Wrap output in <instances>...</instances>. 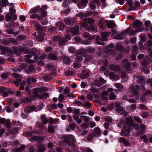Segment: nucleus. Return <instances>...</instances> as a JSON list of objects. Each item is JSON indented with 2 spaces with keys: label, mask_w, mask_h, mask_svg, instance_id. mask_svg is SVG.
<instances>
[{
  "label": "nucleus",
  "mask_w": 152,
  "mask_h": 152,
  "mask_svg": "<svg viewBox=\"0 0 152 152\" xmlns=\"http://www.w3.org/2000/svg\"><path fill=\"white\" fill-rule=\"evenodd\" d=\"M53 41L58 42V45L60 46H62L66 44L68 42V40L64 37H61L59 36H55L53 38Z\"/></svg>",
  "instance_id": "f257e3e1"
},
{
  "label": "nucleus",
  "mask_w": 152,
  "mask_h": 152,
  "mask_svg": "<svg viewBox=\"0 0 152 152\" xmlns=\"http://www.w3.org/2000/svg\"><path fill=\"white\" fill-rule=\"evenodd\" d=\"M62 138L65 141L70 145H74L75 142L74 137L72 134L65 135L62 136Z\"/></svg>",
  "instance_id": "f03ea898"
},
{
  "label": "nucleus",
  "mask_w": 152,
  "mask_h": 152,
  "mask_svg": "<svg viewBox=\"0 0 152 152\" xmlns=\"http://www.w3.org/2000/svg\"><path fill=\"white\" fill-rule=\"evenodd\" d=\"M142 23L139 20H137L134 21L133 23V27L135 28L136 31L137 32L142 31L144 28L142 26Z\"/></svg>",
  "instance_id": "7ed1b4c3"
},
{
  "label": "nucleus",
  "mask_w": 152,
  "mask_h": 152,
  "mask_svg": "<svg viewBox=\"0 0 152 152\" xmlns=\"http://www.w3.org/2000/svg\"><path fill=\"white\" fill-rule=\"evenodd\" d=\"M48 90V88L46 87L35 88L33 94L38 97V96L40 95V93L43 91H47Z\"/></svg>",
  "instance_id": "20e7f679"
},
{
  "label": "nucleus",
  "mask_w": 152,
  "mask_h": 152,
  "mask_svg": "<svg viewBox=\"0 0 152 152\" xmlns=\"http://www.w3.org/2000/svg\"><path fill=\"white\" fill-rule=\"evenodd\" d=\"M124 130H122L120 135L122 136H126L129 135L131 130L130 127L124 126Z\"/></svg>",
  "instance_id": "39448f33"
},
{
  "label": "nucleus",
  "mask_w": 152,
  "mask_h": 152,
  "mask_svg": "<svg viewBox=\"0 0 152 152\" xmlns=\"http://www.w3.org/2000/svg\"><path fill=\"white\" fill-rule=\"evenodd\" d=\"M79 27L78 26L76 25L73 28H69L68 29V32H71L74 35H78L79 33Z\"/></svg>",
  "instance_id": "423d86ee"
},
{
  "label": "nucleus",
  "mask_w": 152,
  "mask_h": 152,
  "mask_svg": "<svg viewBox=\"0 0 152 152\" xmlns=\"http://www.w3.org/2000/svg\"><path fill=\"white\" fill-rule=\"evenodd\" d=\"M134 80H136L137 83L140 84V85L141 84H143L145 83V79L142 76L134 75Z\"/></svg>",
  "instance_id": "0eeeda50"
},
{
  "label": "nucleus",
  "mask_w": 152,
  "mask_h": 152,
  "mask_svg": "<svg viewBox=\"0 0 152 152\" xmlns=\"http://www.w3.org/2000/svg\"><path fill=\"white\" fill-rule=\"evenodd\" d=\"M34 26L36 30L38 31L39 35H41L42 33H43L42 31L44 30V27L41 26L39 24L36 23L34 25Z\"/></svg>",
  "instance_id": "6e6552de"
},
{
  "label": "nucleus",
  "mask_w": 152,
  "mask_h": 152,
  "mask_svg": "<svg viewBox=\"0 0 152 152\" xmlns=\"http://www.w3.org/2000/svg\"><path fill=\"white\" fill-rule=\"evenodd\" d=\"M130 90L131 92L133 93L134 95L135 96V99L136 100H138L139 99V94L137 91L135 90V87L134 86H132L130 87Z\"/></svg>",
  "instance_id": "1a4fd4ad"
},
{
  "label": "nucleus",
  "mask_w": 152,
  "mask_h": 152,
  "mask_svg": "<svg viewBox=\"0 0 152 152\" xmlns=\"http://www.w3.org/2000/svg\"><path fill=\"white\" fill-rule=\"evenodd\" d=\"M115 109L116 112L119 113H122L124 111L123 108L121 106L119 103H115Z\"/></svg>",
  "instance_id": "9d476101"
},
{
  "label": "nucleus",
  "mask_w": 152,
  "mask_h": 152,
  "mask_svg": "<svg viewBox=\"0 0 152 152\" xmlns=\"http://www.w3.org/2000/svg\"><path fill=\"white\" fill-rule=\"evenodd\" d=\"M65 24L68 25H73L75 22V20L74 19L71 20L69 18H67L64 19Z\"/></svg>",
  "instance_id": "9b49d317"
},
{
  "label": "nucleus",
  "mask_w": 152,
  "mask_h": 152,
  "mask_svg": "<svg viewBox=\"0 0 152 152\" xmlns=\"http://www.w3.org/2000/svg\"><path fill=\"white\" fill-rule=\"evenodd\" d=\"M93 134L94 136L96 137L100 135L101 134V132L100 128L98 127L94 128Z\"/></svg>",
  "instance_id": "f8f14e48"
},
{
  "label": "nucleus",
  "mask_w": 152,
  "mask_h": 152,
  "mask_svg": "<svg viewBox=\"0 0 152 152\" xmlns=\"http://www.w3.org/2000/svg\"><path fill=\"white\" fill-rule=\"evenodd\" d=\"M125 120L127 123V126H134L133 121L131 118L129 117L125 118Z\"/></svg>",
  "instance_id": "ddd939ff"
},
{
  "label": "nucleus",
  "mask_w": 152,
  "mask_h": 152,
  "mask_svg": "<svg viewBox=\"0 0 152 152\" xmlns=\"http://www.w3.org/2000/svg\"><path fill=\"white\" fill-rule=\"evenodd\" d=\"M13 52L14 53H17L18 52V51H20L21 52H23L24 54L28 52V51L27 50H25V49L20 48L18 49L15 47H13Z\"/></svg>",
  "instance_id": "4468645a"
},
{
  "label": "nucleus",
  "mask_w": 152,
  "mask_h": 152,
  "mask_svg": "<svg viewBox=\"0 0 152 152\" xmlns=\"http://www.w3.org/2000/svg\"><path fill=\"white\" fill-rule=\"evenodd\" d=\"M109 67L110 69L114 71H120L121 70L120 67L118 65L110 64L109 66Z\"/></svg>",
  "instance_id": "2eb2a0df"
},
{
  "label": "nucleus",
  "mask_w": 152,
  "mask_h": 152,
  "mask_svg": "<svg viewBox=\"0 0 152 152\" xmlns=\"http://www.w3.org/2000/svg\"><path fill=\"white\" fill-rule=\"evenodd\" d=\"M109 34L106 32H104L102 33L101 34V38L100 40L102 41H104L108 39V37Z\"/></svg>",
  "instance_id": "dca6fc26"
},
{
  "label": "nucleus",
  "mask_w": 152,
  "mask_h": 152,
  "mask_svg": "<svg viewBox=\"0 0 152 152\" xmlns=\"http://www.w3.org/2000/svg\"><path fill=\"white\" fill-rule=\"evenodd\" d=\"M56 26H59V29L60 31H63L66 27V26L63 24L61 21L57 22L56 23Z\"/></svg>",
  "instance_id": "f3484780"
},
{
  "label": "nucleus",
  "mask_w": 152,
  "mask_h": 152,
  "mask_svg": "<svg viewBox=\"0 0 152 152\" xmlns=\"http://www.w3.org/2000/svg\"><path fill=\"white\" fill-rule=\"evenodd\" d=\"M48 56L50 58L53 60H57L58 58L57 54L55 52H53L50 53Z\"/></svg>",
  "instance_id": "a211bd4d"
},
{
  "label": "nucleus",
  "mask_w": 152,
  "mask_h": 152,
  "mask_svg": "<svg viewBox=\"0 0 152 152\" xmlns=\"http://www.w3.org/2000/svg\"><path fill=\"white\" fill-rule=\"evenodd\" d=\"M124 33L129 34L130 35H134L135 34V31L133 30L132 28H128L125 30Z\"/></svg>",
  "instance_id": "6ab92c4d"
},
{
  "label": "nucleus",
  "mask_w": 152,
  "mask_h": 152,
  "mask_svg": "<svg viewBox=\"0 0 152 152\" xmlns=\"http://www.w3.org/2000/svg\"><path fill=\"white\" fill-rule=\"evenodd\" d=\"M26 82L28 84H30L31 83H36L37 82V80L35 77H29L26 80Z\"/></svg>",
  "instance_id": "aec40b11"
},
{
  "label": "nucleus",
  "mask_w": 152,
  "mask_h": 152,
  "mask_svg": "<svg viewBox=\"0 0 152 152\" xmlns=\"http://www.w3.org/2000/svg\"><path fill=\"white\" fill-rule=\"evenodd\" d=\"M47 7L46 6H43L42 7V8L40 9V11L41 12V15L42 17H45L47 14V12L46 11L44 10L47 9Z\"/></svg>",
  "instance_id": "412c9836"
},
{
  "label": "nucleus",
  "mask_w": 152,
  "mask_h": 152,
  "mask_svg": "<svg viewBox=\"0 0 152 152\" xmlns=\"http://www.w3.org/2000/svg\"><path fill=\"white\" fill-rule=\"evenodd\" d=\"M32 56V55L30 54L26 55L25 56V60L27 62L30 64L33 63L34 61V60L30 59Z\"/></svg>",
  "instance_id": "4be33fe9"
},
{
  "label": "nucleus",
  "mask_w": 152,
  "mask_h": 152,
  "mask_svg": "<svg viewBox=\"0 0 152 152\" xmlns=\"http://www.w3.org/2000/svg\"><path fill=\"white\" fill-rule=\"evenodd\" d=\"M99 1V0H94L93 1L90 3L89 6L92 10H93L95 9L96 6V2H98Z\"/></svg>",
  "instance_id": "5701e85b"
},
{
  "label": "nucleus",
  "mask_w": 152,
  "mask_h": 152,
  "mask_svg": "<svg viewBox=\"0 0 152 152\" xmlns=\"http://www.w3.org/2000/svg\"><path fill=\"white\" fill-rule=\"evenodd\" d=\"M110 77L114 80H118L120 79V77L118 75H115L113 72L110 73L109 75Z\"/></svg>",
  "instance_id": "b1692460"
},
{
  "label": "nucleus",
  "mask_w": 152,
  "mask_h": 152,
  "mask_svg": "<svg viewBox=\"0 0 152 152\" xmlns=\"http://www.w3.org/2000/svg\"><path fill=\"white\" fill-rule=\"evenodd\" d=\"M124 33H120L117 34L114 37V38L115 39H123L124 38Z\"/></svg>",
  "instance_id": "393cba45"
},
{
  "label": "nucleus",
  "mask_w": 152,
  "mask_h": 152,
  "mask_svg": "<svg viewBox=\"0 0 152 152\" xmlns=\"http://www.w3.org/2000/svg\"><path fill=\"white\" fill-rule=\"evenodd\" d=\"M37 97V96L33 94L30 96V99L28 98H26L25 100L27 102H28L32 100H35Z\"/></svg>",
  "instance_id": "a878e982"
},
{
  "label": "nucleus",
  "mask_w": 152,
  "mask_h": 152,
  "mask_svg": "<svg viewBox=\"0 0 152 152\" xmlns=\"http://www.w3.org/2000/svg\"><path fill=\"white\" fill-rule=\"evenodd\" d=\"M109 99L110 100H113L115 99L116 98L117 96L115 93L113 92H112L110 93L109 95Z\"/></svg>",
  "instance_id": "bb28decb"
},
{
  "label": "nucleus",
  "mask_w": 152,
  "mask_h": 152,
  "mask_svg": "<svg viewBox=\"0 0 152 152\" xmlns=\"http://www.w3.org/2000/svg\"><path fill=\"white\" fill-rule=\"evenodd\" d=\"M115 26V23L113 21H108L107 22V27L108 28H110Z\"/></svg>",
  "instance_id": "cd10ccee"
},
{
  "label": "nucleus",
  "mask_w": 152,
  "mask_h": 152,
  "mask_svg": "<svg viewBox=\"0 0 152 152\" xmlns=\"http://www.w3.org/2000/svg\"><path fill=\"white\" fill-rule=\"evenodd\" d=\"M40 7L37 6L35 7L32 8L30 11V13L31 14L37 12L39 10H40Z\"/></svg>",
  "instance_id": "c85d7f7f"
},
{
  "label": "nucleus",
  "mask_w": 152,
  "mask_h": 152,
  "mask_svg": "<svg viewBox=\"0 0 152 152\" xmlns=\"http://www.w3.org/2000/svg\"><path fill=\"white\" fill-rule=\"evenodd\" d=\"M48 96L47 93H42L39 95L38 98L40 99H46Z\"/></svg>",
  "instance_id": "c756f323"
},
{
  "label": "nucleus",
  "mask_w": 152,
  "mask_h": 152,
  "mask_svg": "<svg viewBox=\"0 0 152 152\" xmlns=\"http://www.w3.org/2000/svg\"><path fill=\"white\" fill-rule=\"evenodd\" d=\"M88 2V0H81L78 4V6L79 8H80L81 6H84Z\"/></svg>",
  "instance_id": "7c9ffc66"
},
{
  "label": "nucleus",
  "mask_w": 152,
  "mask_h": 152,
  "mask_svg": "<svg viewBox=\"0 0 152 152\" xmlns=\"http://www.w3.org/2000/svg\"><path fill=\"white\" fill-rule=\"evenodd\" d=\"M83 35L85 38H87L89 40H91L93 39V38L91 37L90 34L87 32H85L83 33Z\"/></svg>",
  "instance_id": "2f4dec72"
},
{
  "label": "nucleus",
  "mask_w": 152,
  "mask_h": 152,
  "mask_svg": "<svg viewBox=\"0 0 152 152\" xmlns=\"http://www.w3.org/2000/svg\"><path fill=\"white\" fill-rule=\"evenodd\" d=\"M45 35V34L44 33H42L41 35H39V36L37 37V39L39 41H42L44 39L43 36Z\"/></svg>",
  "instance_id": "473e14b6"
},
{
  "label": "nucleus",
  "mask_w": 152,
  "mask_h": 152,
  "mask_svg": "<svg viewBox=\"0 0 152 152\" xmlns=\"http://www.w3.org/2000/svg\"><path fill=\"white\" fill-rule=\"evenodd\" d=\"M37 150L40 152H43L45 150V148L43 145H41L37 147Z\"/></svg>",
  "instance_id": "72a5a7b5"
},
{
  "label": "nucleus",
  "mask_w": 152,
  "mask_h": 152,
  "mask_svg": "<svg viewBox=\"0 0 152 152\" xmlns=\"http://www.w3.org/2000/svg\"><path fill=\"white\" fill-rule=\"evenodd\" d=\"M63 61L66 64H68L71 61L70 58L68 56H65L63 59Z\"/></svg>",
  "instance_id": "f704fd0d"
},
{
  "label": "nucleus",
  "mask_w": 152,
  "mask_h": 152,
  "mask_svg": "<svg viewBox=\"0 0 152 152\" xmlns=\"http://www.w3.org/2000/svg\"><path fill=\"white\" fill-rule=\"evenodd\" d=\"M0 4L3 7H5L8 4L7 0H0Z\"/></svg>",
  "instance_id": "c9c22d12"
},
{
  "label": "nucleus",
  "mask_w": 152,
  "mask_h": 152,
  "mask_svg": "<svg viewBox=\"0 0 152 152\" xmlns=\"http://www.w3.org/2000/svg\"><path fill=\"white\" fill-rule=\"evenodd\" d=\"M116 49L118 50H123V47L121 44L117 43L116 44Z\"/></svg>",
  "instance_id": "e433bc0d"
},
{
  "label": "nucleus",
  "mask_w": 152,
  "mask_h": 152,
  "mask_svg": "<svg viewBox=\"0 0 152 152\" xmlns=\"http://www.w3.org/2000/svg\"><path fill=\"white\" fill-rule=\"evenodd\" d=\"M114 85L116 88L119 89H121L124 88L123 86L120 83H115L114 84Z\"/></svg>",
  "instance_id": "4c0bfd02"
},
{
  "label": "nucleus",
  "mask_w": 152,
  "mask_h": 152,
  "mask_svg": "<svg viewBox=\"0 0 152 152\" xmlns=\"http://www.w3.org/2000/svg\"><path fill=\"white\" fill-rule=\"evenodd\" d=\"M41 119L43 123L45 124H46L48 122V119L45 115H42L41 116Z\"/></svg>",
  "instance_id": "58836bf2"
},
{
  "label": "nucleus",
  "mask_w": 152,
  "mask_h": 152,
  "mask_svg": "<svg viewBox=\"0 0 152 152\" xmlns=\"http://www.w3.org/2000/svg\"><path fill=\"white\" fill-rule=\"evenodd\" d=\"M47 66L48 69L51 71L56 70V69L55 66L51 64H48Z\"/></svg>",
  "instance_id": "ea45409f"
},
{
  "label": "nucleus",
  "mask_w": 152,
  "mask_h": 152,
  "mask_svg": "<svg viewBox=\"0 0 152 152\" xmlns=\"http://www.w3.org/2000/svg\"><path fill=\"white\" fill-rule=\"evenodd\" d=\"M131 64L130 62H128L126 64V70L129 72H130L131 70L130 69H129V68L131 66Z\"/></svg>",
  "instance_id": "a19ab883"
},
{
  "label": "nucleus",
  "mask_w": 152,
  "mask_h": 152,
  "mask_svg": "<svg viewBox=\"0 0 152 152\" xmlns=\"http://www.w3.org/2000/svg\"><path fill=\"white\" fill-rule=\"evenodd\" d=\"M80 117L82 118L83 120L86 122H88L89 121L90 118L89 117L86 116V115L80 116Z\"/></svg>",
  "instance_id": "79ce46f5"
},
{
  "label": "nucleus",
  "mask_w": 152,
  "mask_h": 152,
  "mask_svg": "<svg viewBox=\"0 0 152 152\" xmlns=\"http://www.w3.org/2000/svg\"><path fill=\"white\" fill-rule=\"evenodd\" d=\"M27 67V64H22L19 65V69L20 70V71L22 69H24Z\"/></svg>",
  "instance_id": "37998d69"
},
{
  "label": "nucleus",
  "mask_w": 152,
  "mask_h": 152,
  "mask_svg": "<svg viewBox=\"0 0 152 152\" xmlns=\"http://www.w3.org/2000/svg\"><path fill=\"white\" fill-rule=\"evenodd\" d=\"M99 39L100 38L99 37H96L95 39L96 41H97L96 42V43L98 45H104L105 44V43L104 42H101L99 41Z\"/></svg>",
  "instance_id": "c03bdc74"
},
{
  "label": "nucleus",
  "mask_w": 152,
  "mask_h": 152,
  "mask_svg": "<svg viewBox=\"0 0 152 152\" xmlns=\"http://www.w3.org/2000/svg\"><path fill=\"white\" fill-rule=\"evenodd\" d=\"M28 70L29 72H34V66L32 65H30L28 67Z\"/></svg>",
  "instance_id": "a18cd8bd"
},
{
  "label": "nucleus",
  "mask_w": 152,
  "mask_h": 152,
  "mask_svg": "<svg viewBox=\"0 0 152 152\" xmlns=\"http://www.w3.org/2000/svg\"><path fill=\"white\" fill-rule=\"evenodd\" d=\"M69 126L72 130H74L76 128L75 124L74 123H70Z\"/></svg>",
  "instance_id": "49530a36"
},
{
  "label": "nucleus",
  "mask_w": 152,
  "mask_h": 152,
  "mask_svg": "<svg viewBox=\"0 0 152 152\" xmlns=\"http://www.w3.org/2000/svg\"><path fill=\"white\" fill-rule=\"evenodd\" d=\"M89 75V73L88 72H86L82 74L81 76V77L82 79H85L88 77Z\"/></svg>",
  "instance_id": "de8ad7c7"
},
{
  "label": "nucleus",
  "mask_w": 152,
  "mask_h": 152,
  "mask_svg": "<svg viewBox=\"0 0 152 152\" xmlns=\"http://www.w3.org/2000/svg\"><path fill=\"white\" fill-rule=\"evenodd\" d=\"M12 15H11L10 14H7L5 16V18L6 21H9L11 20L12 18Z\"/></svg>",
  "instance_id": "09e8293b"
},
{
  "label": "nucleus",
  "mask_w": 152,
  "mask_h": 152,
  "mask_svg": "<svg viewBox=\"0 0 152 152\" xmlns=\"http://www.w3.org/2000/svg\"><path fill=\"white\" fill-rule=\"evenodd\" d=\"M5 126L8 128H10V124L9 120H7L4 123Z\"/></svg>",
  "instance_id": "8fccbe9b"
},
{
  "label": "nucleus",
  "mask_w": 152,
  "mask_h": 152,
  "mask_svg": "<svg viewBox=\"0 0 152 152\" xmlns=\"http://www.w3.org/2000/svg\"><path fill=\"white\" fill-rule=\"evenodd\" d=\"M52 77H51L50 75L45 76L44 78V80L46 81H48L49 80H50L52 79Z\"/></svg>",
  "instance_id": "3c124183"
},
{
  "label": "nucleus",
  "mask_w": 152,
  "mask_h": 152,
  "mask_svg": "<svg viewBox=\"0 0 152 152\" xmlns=\"http://www.w3.org/2000/svg\"><path fill=\"white\" fill-rule=\"evenodd\" d=\"M64 95L63 94H60L59 96L58 100L59 102H62L64 99Z\"/></svg>",
  "instance_id": "603ef678"
},
{
  "label": "nucleus",
  "mask_w": 152,
  "mask_h": 152,
  "mask_svg": "<svg viewBox=\"0 0 152 152\" xmlns=\"http://www.w3.org/2000/svg\"><path fill=\"white\" fill-rule=\"evenodd\" d=\"M135 120L137 123H139L140 124H142V121L140 119V118L137 116H135L134 117Z\"/></svg>",
  "instance_id": "864d4df0"
},
{
  "label": "nucleus",
  "mask_w": 152,
  "mask_h": 152,
  "mask_svg": "<svg viewBox=\"0 0 152 152\" xmlns=\"http://www.w3.org/2000/svg\"><path fill=\"white\" fill-rule=\"evenodd\" d=\"M93 58V57L90 55L87 56L85 58V62H87L91 61Z\"/></svg>",
  "instance_id": "5fc2aeb1"
},
{
  "label": "nucleus",
  "mask_w": 152,
  "mask_h": 152,
  "mask_svg": "<svg viewBox=\"0 0 152 152\" xmlns=\"http://www.w3.org/2000/svg\"><path fill=\"white\" fill-rule=\"evenodd\" d=\"M145 94L143 93H142L140 95V99L142 102H144L145 100Z\"/></svg>",
  "instance_id": "6e6d98bb"
},
{
  "label": "nucleus",
  "mask_w": 152,
  "mask_h": 152,
  "mask_svg": "<svg viewBox=\"0 0 152 152\" xmlns=\"http://www.w3.org/2000/svg\"><path fill=\"white\" fill-rule=\"evenodd\" d=\"M9 39H4L2 40V43L4 45H8L9 44Z\"/></svg>",
  "instance_id": "4d7b16f0"
},
{
  "label": "nucleus",
  "mask_w": 152,
  "mask_h": 152,
  "mask_svg": "<svg viewBox=\"0 0 152 152\" xmlns=\"http://www.w3.org/2000/svg\"><path fill=\"white\" fill-rule=\"evenodd\" d=\"M8 89L4 87H1L0 88V93L2 94L3 93L8 91Z\"/></svg>",
  "instance_id": "13d9d810"
},
{
  "label": "nucleus",
  "mask_w": 152,
  "mask_h": 152,
  "mask_svg": "<svg viewBox=\"0 0 152 152\" xmlns=\"http://www.w3.org/2000/svg\"><path fill=\"white\" fill-rule=\"evenodd\" d=\"M85 20L87 21V22L88 24L92 23L94 22V19L90 18L85 19Z\"/></svg>",
  "instance_id": "bf43d9fd"
},
{
  "label": "nucleus",
  "mask_w": 152,
  "mask_h": 152,
  "mask_svg": "<svg viewBox=\"0 0 152 152\" xmlns=\"http://www.w3.org/2000/svg\"><path fill=\"white\" fill-rule=\"evenodd\" d=\"M91 40H85L81 42V44L84 45H88L91 42Z\"/></svg>",
  "instance_id": "052dcab7"
},
{
  "label": "nucleus",
  "mask_w": 152,
  "mask_h": 152,
  "mask_svg": "<svg viewBox=\"0 0 152 152\" xmlns=\"http://www.w3.org/2000/svg\"><path fill=\"white\" fill-rule=\"evenodd\" d=\"M138 50V48L136 45H134L132 47V51L134 53H136Z\"/></svg>",
  "instance_id": "680f3d73"
},
{
  "label": "nucleus",
  "mask_w": 152,
  "mask_h": 152,
  "mask_svg": "<svg viewBox=\"0 0 152 152\" xmlns=\"http://www.w3.org/2000/svg\"><path fill=\"white\" fill-rule=\"evenodd\" d=\"M81 126L82 129H85L88 128V124L84 123L81 124Z\"/></svg>",
  "instance_id": "e2e57ef3"
},
{
  "label": "nucleus",
  "mask_w": 152,
  "mask_h": 152,
  "mask_svg": "<svg viewBox=\"0 0 152 152\" xmlns=\"http://www.w3.org/2000/svg\"><path fill=\"white\" fill-rule=\"evenodd\" d=\"M17 80L14 81L15 84L17 86L19 85V83L21 82V79H18Z\"/></svg>",
  "instance_id": "0e129e2a"
},
{
  "label": "nucleus",
  "mask_w": 152,
  "mask_h": 152,
  "mask_svg": "<svg viewBox=\"0 0 152 152\" xmlns=\"http://www.w3.org/2000/svg\"><path fill=\"white\" fill-rule=\"evenodd\" d=\"M48 130L49 132L52 133L54 132L53 127L52 126H49L48 127Z\"/></svg>",
  "instance_id": "69168bd1"
},
{
  "label": "nucleus",
  "mask_w": 152,
  "mask_h": 152,
  "mask_svg": "<svg viewBox=\"0 0 152 152\" xmlns=\"http://www.w3.org/2000/svg\"><path fill=\"white\" fill-rule=\"evenodd\" d=\"M148 64V62L147 61L145 60L144 59L141 62V65L142 66H145Z\"/></svg>",
  "instance_id": "338daca9"
},
{
  "label": "nucleus",
  "mask_w": 152,
  "mask_h": 152,
  "mask_svg": "<svg viewBox=\"0 0 152 152\" xmlns=\"http://www.w3.org/2000/svg\"><path fill=\"white\" fill-rule=\"evenodd\" d=\"M124 123V121L123 120L121 119L118 122V126L119 127H121L122 125Z\"/></svg>",
  "instance_id": "774afa93"
}]
</instances>
